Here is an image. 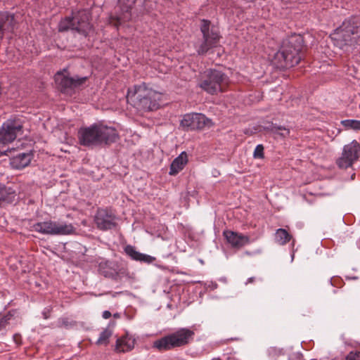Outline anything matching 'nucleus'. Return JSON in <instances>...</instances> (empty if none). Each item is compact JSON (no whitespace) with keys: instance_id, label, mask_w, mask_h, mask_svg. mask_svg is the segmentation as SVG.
Masks as SVG:
<instances>
[{"instance_id":"nucleus-31","label":"nucleus","mask_w":360,"mask_h":360,"mask_svg":"<svg viewBox=\"0 0 360 360\" xmlns=\"http://www.w3.org/2000/svg\"><path fill=\"white\" fill-rule=\"evenodd\" d=\"M281 353L282 349H277L276 347H270L268 349L269 356L271 357H275L276 356L281 354Z\"/></svg>"},{"instance_id":"nucleus-30","label":"nucleus","mask_w":360,"mask_h":360,"mask_svg":"<svg viewBox=\"0 0 360 360\" xmlns=\"http://www.w3.org/2000/svg\"><path fill=\"white\" fill-rule=\"evenodd\" d=\"M264 148L263 145H262V144L257 145L254 150V153H253L254 158H259V159L264 158Z\"/></svg>"},{"instance_id":"nucleus-11","label":"nucleus","mask_w":360,"mask_h":360,"mask_svg":"<svg viewBox=\"0 0 360 360\" xmlns=\"http://www.w3.org/2000/svg\"><path fill=\"white\" fill-rule=\"evenodd\" d=\"M94 221L97 229L103 231L115 229L117 225V216L109 208H98Z\"/></svg>"},{"instance_id":"nucleus-9","label":"nucleus","mask_w":360,"mask_h":360,"mask_svg":"<svg viewBox=\"0 0 360 360\" xmlns=\"http://www.w3.org/2000/svg\"><path fill=\"white\" fill-rule=\"evenodd\" d=\"M210 21L203 19L201 20L200 31L202 34V41L197 49L198 55H205L209 50L217 47L221 36L214 26H211Z\"/></svg>"},{"instance_id":"nucleus-36","label":"nucleus","mask_w":360,"mask_h":360,"mask_svg":"<svg viewBox=\"0 0 360 360\" xmlns=\"http://www.w3.org/2000/svg\"><path fill=\"white\" fill-rule=\"evenodd\" d=\"M354 174L352 176V179H354Z\"/></svg>"},{"instance_id":"nucleus-24","label":"nucleus","mask_w":360,"mask_h":360,"mask_svg":"<svg viewBox=\"0 0 360 360\" xmlns=\"http://www.w3.org/2000/svg\"><path fill=\"white\" fill-rule=\"evenodd\" d=\"M75 231V228L70 224L54 221L53 235H69Z\"/></svg>"},{"instance_id":"nucleus-21","label":"nucleus","mask_w":360,"mask_h":360,"mask_svg":"<svg viewBox=\"0 0 360 360\" xmlns=\"http://www.w3.org/2000/svg\"><path fill=\"white\" fill-rule=\"evenodd\" d=\"M15 196V191L12 188L0 186V207L12 203Z\"/></svg>"},{"instance_id":"nucleus-18","label":"nucleus","mask_w":360,"mask_h":360,"mask_svg":"<svg viewBox=\"0 0 360 360\" xmlns=\"http://www.w3.org/2000/svg\"><path fill=\"white\" fill-rule=\"evenodd\" d=\"M188 155L187 153L184 151L180 155L174 158L170 165L169 174L171 176H176L181 170L184 169V167L188 163Z\"/></svg>"},{"instance_id":"nucleus-22","label":"nucleus","mask_w":360,"mask_h":360,"mask_svg":"<svg viewBox=\"0 0 360 360\" xmlns=\"http://www.w3.org/2000/svg\"><path fill=\"white\" fill-rule=\"evenodd\" d=\"M264 129L269 133L278 136L281 138H286L290 135V129L276 124L271 123L264 127Z\"/></svg>"},{"instance_id":"nucleus-5","label":"nucleus","mask_w":360,"mask_h":360,"mask_svg":"<svg viewBox=\"0 0 360 360\" xmlns=\"http://www.w3.org/2000/svg\"><path fill=\"white\" fill-rule=\"evenodd\" d=\"M69 30L85 37L89 36L94 30L89 13L85 10L78 11L73 12L72 16L62 19L58 24V31L63 32Z\"/></svg>"},{"instance_id":"nucleus-15","label":"nucleus","mask_w":360,"mask_h":360,"mask_svg":"<svg viewBox=\"0 0 360 360\" xmlns=\"http://www.w3.org/2000/svg\"><path fill=\"white\" fill-rule=\"evenodd\" d=\"M125 254L129 257L132 260H135L140 262L146 264H151L155 261V257L148 255L143 254L136 250L134 246L127 245L124 249Z\"/></svg>"},{"instance_id":"nucleus-1","label":"nucleus","mask_w":360,"mask_h":360,"mask_svg":"<svg viewBox=\"0 0 360 360\" xmlns=\"http://www.w3.org/2000/svg\"><path fill=\"white\" fill-rule=\"evenodd\" d=\"M119 135L117 130L101 123L82 127L78 131V139L82 146L94 147L110 145L117 141Z\"/></svg>"},{"instance_id":"nucleus-17","label":"nucleus","mask_w":360,"mask_h":360,"mask_svg":"<svg viewBox=\"0 0 360 360\" xmlns=\"http://www.w3.org/2000/svg\"><path fill=\"white\" fill-rule=\"evenodd\" d=\"M14 16L8 13H0V40L6 32H12L14 27Z\"/></svg>"},{"instance_id":"nucleus-33","label":"nucleus","mask_w":360,"mask_h":360,"mask_svg":"<svg viewBox=\"0 0 360 360\" xmlns=\"http://www.w3.org/2000/svg\"><path fill=\"white\" fill-rule=\"evenodd\" d=\"M257 280V278L255 276L250 277V278H249L246 281V282L245 283V285H248L249 283H255ZM258 280L262 281V279H260V278H258Z\"/></svg>"},{"instance_id":"nucleus-32","label":"nucleus","mask_w":360,"mask_h":360,"mask_svg":"<svg viewBox=\"0 0 360 360\" xmlns=\"http://www.w3.org/2000/svg\"><path fill=\"white\" fill-rule=\"evenodd\" d=\"M346 360H360V352H349L346 357Z\"/></svg>"},{"instance_id":"nucleus-7","label":"nucleus","mask_w":360,"mask_h":360,"mask_svg":"<svg viewBox=\"0 0 360 360\" xmlns=\"http://www.w3.org/2000/svg\"><path fill=\"white\" fill-rule=\"evenodd\" d=\"M229 82L225 73L215 69H208L200 79L198 86L210 95H215L224 91Z\"/></svg>"},{"instance_id":"nucleus-20","label":"nucleus","mask_w":360,"mask_h":360,"mask_svg":"<svg viewBox=\"0 0 360 360\" xmlns=\"http://www.w3.org/2000/svg\"><path fill=\"white\" fill-rule=\"evenodd\" d=\"M32 155L30 153H20L11 160L12 167L20 169L27 167L31 162Z\"/></svg>"},{"instance_id":"nucleus-27","label":"nucleus","mask_w":360,"mask_h":360,"mask_svg":"<svg viewBox=\"0 0 360 360\" xmlns=\"http://www.w3.org/2000/svg\"><path fill=\"white\" fill-rule=\"evenodd\" d=\"M341 124L346 129H354L360 131V120H345L341 121Z\"/></svg>"},{"instance_id":"nucleus-8","label":"nucleus","mask_w":360,"mask_h":360,"mask_svg":"<svg viewBox=\"0 0 360 360\" xmlns=\"http://www.w3.org/2000/svg\"><path fill=\"white\" fill-rule=\"evenodd\" d=\"M56 84L60 91L65 95L72 96L76 89L82 86L88 79L87 77H70L67 69L58 71L54 76Z\"/></svg>"},{"instance_id":"nucleus-28","label":"nucleus","mask_w":360,"mask_h":360,"mask_svg":"<svg viewBox=\"0 0 360 360\" xmlns=\"http://www.w3.org/2000/svg\"><path fill=\"white\" fill-rule=\"evenodd\" d=\"M100 271L105 277L116 280L118 276L117 273L115 270H105L103 267V264L100 265Z\"/></svg>"},{"instance_id":"nucleus-19","label":"nucleus","mask_w":360,"mask_h":360,"mask_svg":"<svg viewBox=\"0 0 360 360\" xmlns=\"http://www.w3.org/2000/svg\"><path fill=\"white\" fill-rule=\"evenodd\" d=\"M135 339L127 334L116 341L115 351L117 352H128L132 350L135 345Z\"/></svg>"},{"instance_id":"nucleus-12","label":"nucleus","mask_w":360,"mask_h":360,"mask_svg":"<svg viewBox=\"0 0 360 360\" xmlns=\"http://www.w3.org/2000/svg\"><path fill=\"white\" fill-rule=\"evenodd\" d=\"M359 156L360 145L356 140H354L349 144L344 146L342 156L337 160L336 163L339 168L347 169L352 167Z\"/></svg>"},{"instance_id":"nucleus-26","label":"nucleus","mask_w":360,"mask_h":360,"mask_svg":"<svg viewBox=\"0 0 360 360\" xmlns=\"http://www.w3.org/2000/svg\"><path fill=\"white\" fill-rule=\"evenodd\" d=\"M112 335V332L109 328H105L100 334L98 339L96 342L97 345L107 346L109 343V340Z\"/></svg>"},{"instance_id":"nucleus-6","label":"nucleus","mask_w":360,"mask_h":360,"mask_svg":"<svg viewBox=\"0 0 360 360\" xmlns=\"http://www.w3.org/2000/svg\"><path fill=\"white\" fill-rule=\"evenodd\" d=\"M127 96L134 98L137 108L143 111H153L158 109L160 104L157 97L159 94L151 89L148 88L146 83L134 85L133 89H129Z\"/></svg>"},{"instance_id":"nucleus-23","label":"nucleus","mask_w":360,"mask_h":360,"mask_svg":"<svg viewBox=\"0 0 360 360\" xmlns=\"http://www.w3.org/2000/svg\"><path fill=\"white\" fill-rule=\"evenodd\" d=\"M53 221L37 222L32 226V230L43 234L53 235Z\"/></svg>"},{"instance_id":"nucleus-14","label":"nucleus","mask_w":360,"mask_h":360,"mask_svg":"<svg viewBox=\"0 0 360 360\" xmlns=\"http://www.w3.org/2000/svg\"><path fill=\"white\" fill-rule=\"evenodd\" d=\"M223 236L231 248L235 249H240L250 243L248 236L233 231L225 230L223 232Z\"/></svg>"},{"instance_id":"nucleus-35","label":"nucleus","mask_w":360,"mask_h":360,"mask_svg":"<svg viewBox=\"0 0 360 360\" xmlns=\"http://www.w3.org/2000/svg\"><path fill=\"white\" fill-rule=\"evenodd\" d=\"M13 340L17 343L20 344V342L21 340V335L20 334H15L13 335Z\"/></svg>"},{"instance_id":"nucleus-10","label":"nucleus","mask_w":360,"mask_h":360,"mask_svg":"<svg viewBox=\"0 0 360 360\" xmlns=\"http://www.w3.org/2000/svg\"><path fill=\"white\" fill-rule=\"evenodd\" d=\"M212 120L205 115L198 112L185 114L180 122V126L184 131L202 130L205 127L212 125Z\"/></svg>"},{"instance_id":"nucleus-4","label":"nucleus","mask_w":360,"mask_h":360,"mask_svg":"<svg viewBox=\"0 0 360 360\" xmlns=\"http://www.w3.org/2000/svg\"><path fill=\"white\" fill-rule=\"evenodd\" d=\"M193 330L188 328H180L173 333L162 337L153 343V348L159 352H165L177 347H182L193 342Z\"/></svg>"},{"instance_id":"nucleus-25","label":"nucleus","mask_w":360,"mask_h":360,"mask_svg":"<svg viewBox=\"0 0 360 360\" xmlns=\"http://www.w3.org/2000/svg\"><path fill=\"white\" fill-rule=\"evenodd\" d=\"M292 236L284 229L276 230L275 240L277 243L284 245L292 239Z\"/></svg>"},{"instance_id":"nucleus-29","label":"nucleus","mask_w":360,"mask_h":360,"mask_svg":"<svg viewBox=\"0 0 360 360\" xmlns=\"http://www.w3.org/2000/svg\"><path fill=\"white\" fill-rule=\"evenodd\" d=\"M12 317L13 315L8 313L0 318V330H2L6 328V326L10 323V321L11 320Z\"/></svg>"},{"instance_id":"nucleus-3","label":"nucleus","mask_w":360,"mask_h":360,"mask_svg":"<svg viewBox=\"0 0 360 360\" xmlns=\"http://www.w3.org/2000/svg\"><path fill=\"white\" fill-rule=\"evenodd\" d=\"M359 23L357 16H352L345 20L332 34L331 38L335 45L340 49H344L346 46L360 44V32L358 31Z\"/></svg>"},{"instance_id":"nucleus-16","label":"nucleus","mask_w":360,"mask_h":360,"mask_svg":"<svg viewBox=\"0 0 360 360\" xmlns=\"http://www.w3.org/2000/svg\"><path fill=\"white\" fill-rule=\"evenodd\" d=\"M120 4L122 14L119 16L111 17V19L115 21V25L116 26L120 25L124 22L129 21L131 19V11L134 4H135V1L127 0V3L126 4L122 1H120Z\"/></svg>"},{"instance_id":"nucleus-2","label":"nucleus","mask_w":360,"mask_h":360,"mask_svg":"<svg viewBox=\"0 0 360 360\" xmlns=\"http://www.w3.org/2000/svg\"><path fill=\"white\" fill-rule=\"evenodd\" d=\"M303 44L304 39L301 35L294 34L285 39L274 55V65L279 69H285L299 64L303 57Z\"/></svg>"},{"instance_id":"nucleus-34","label":"nucleus","mask_w":360,"mask_h":360,"mask_svg":"<svg viewBox=\"0 0 360 360\" xmlns=\"http://www.w3.org/2000/svg\"><path fill=\"white\" fill-rule=\"evenodd\" d=\"M102 316H103V319H108L111 317V313L109 311H104L103 312Z\"/></svg>"},{"instance_id":"nucleus-13","label":"nucleus","mask_w":360,"mask_h":360,"mask_svg":"<svg viewBox=\"0 0 360 360\" xmlns=\"http://www.w3.org/2000/svg\"><path fill=\"white\" fill-rule=\"evenodd\" d=\"M22 131V124L20 120H8L0 128V143L6 145L13 142Z\"/></svg>"}]
</instances>
